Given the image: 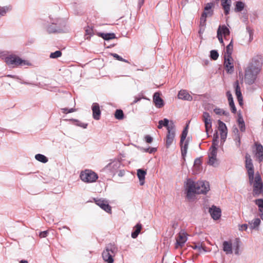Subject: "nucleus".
I'll list each match as a JSON object with an SVG mask.
<instances>
[{"instance_id": "obj_1", "label": "nucleus", "mask_w": 263, "mask_h": 263, "mask_svg": "<svg viewBox=\"0 0 263 263\" xmlns=\"http://www.w3.org/2000/svg\"><path fill=\"white\" fill-rule=\"evenodd\" d=\"M184 187L186 191V197L189 200L194 199L195 194H205L210 190L208 182H195L191 179H187Z\"/></svg>"}, {"instance_id": "obj_2", "label": "nucleus", "mask_w": 263, "mask_h": 263, "mask_svg": "<svg viewBox=\"0 0 263 263\" xmlns=\"http://www.w3.org/2000/svg\"><path fill=\"white\" fill-rule=\"evenodd\" d=\"M248 177L249 183L252 186L253 195H260L263 188L261 175L258 171L254 172V166L251 160H248Z\"/></svg>"}, {"instance_id": "obj_3", "label": "nucleus", "mask_w": 263, "mask_h": 263, "mask_svg": "<svg viewBox=\"0 0 263 263\" xmlns=\"http://www.w3.org/2000/svg\"><path fill=\"white\" fill-rule=\"evenodd\" d=\"M262 66V59L260 56L253 58L248 68V84H253L256 79Z\"/></svg>"}, {"instance_id": "obj_4", "label": "nucleus", "mask_w": 263, "mask_h": 263, "mask_svg": "<svg viewBox=\"0 0 263 263\" xmlns=\"http://www.w3.org/2000/svg\"><path fill=\"white\" fill-rule=\"evenodd\" d=\"M118 248L115 245L109 244L102 253L104 260L107 263H113V256L117 253Z\"/></svg>"}, {"instance_id": "obj_5", "label": "nucleus", "mask_w": 263, "mask_h": 263, "mask_svg": "<svg viewBox=\"0 0 263 263\" xmlns=\"http://www.w3.org/2000/svg\"><path fill=\"white\" fill-rule=\"evenodd\" d=\"M5 62L8 65H13L15 67L29 65L30 64L27 61L22 60L19 57L14 54L6 57Z\"/></svg>"}, {"instance_id": "obj_6", "label": "nucleus", "mask_w": 263, "mask_h": 263, "mask_svg": "<svg viewBox=\"0 0 263 263\" xmlns=\"http://www.w3.org/2000/svg\"><path fill=\"white\" fill-rule=\"evenodd\" d=\"M80 177L82 181L86 183L95 182L98 178V175L90 170H85L82 171Z\"/></svg>"}, {"instance_id": "obj_7", "label": "nucleus", "mask_w": 263, "mask_h": 263, "mask_svg": "<svg viewBox=\"0 0 263 263\" xmlns=\"http://www.w3.org/2000/svg\"><path fill=\"white\" fill-rule=\"evenodd\" d=\"M187 234L184 231H181L176 237V243L175 244V248L178 249L182 248L185 242L187 241Z\"/></svg>"}, {"instance_id": "obj_8", "label": "nucleus", "mask_w": 263, "mask_h": 263, "mask_svg": "<svg viewBox=\"0 0 263 263\" xmlns=\"http://www.w3.org/2000/svg\"><path fill=\"white\" fill-rule=\"evenodd\" d=\"M202 120L204 123L205 131L208 135L209 133L212 131V120L210 114L207 112H204Z\"/></svg>"}, {"instance_id": "obj_9", "label": "nucleus", "mask_w": 263, "mask_h": 263, "mask_svg": "<svg viewBox=\"0 0 263 263\" xmlns=\"http://www.w3.org/2000/svg\"><path fill=\"white\" fill-rule=\"evenodd\" d=\"M96 204L99 206L102 209L108 213H111V207L109 205L108 201L104 199H95Z\"/></svg>"}, {"instance_id": "obj_10", "label": "nucleus", "mask_w": 263, "mask_h": 263, "mask_svg": "<svg viewBox=\"0 0 263 263\" xmlns=\"http://www.w3.org/2000/svg\"><path fill=\"white\" fill-rule=\"evenodd\" d=\"M224 66L227 72L232 73L234 71L233 60L231 57L224 55Z\"/></svg>"}, {"instance_id": "obj_11", "label": "nucleus", "mask_w": 263, "mask_h": 263, "mask_svg": "<svg viewBox=\"0 0 263 263\" xmlns=\"http://www.w3.org/2000/svg\"><path fill=\"white\" fill-rule=\"evenodd\" d=\"M253 148L258 160L261 161L263 160V146L262 145L258 142H255Z\"/></svg>"}, {"instance_id": "obj_12", "label": "nucleus", "mask_w": 263, "mask_h": 263, "mask_svg": "<svg viewBox=\"0 0 263 263\" xmlns=\"http://www.w3.org/2000/svg\"><path fill=\"white\" fill-rule=\"evenodd\" d=\"M217 134L214 135V138L212 142V145L209 149V156H217V146L218 144Z\"/></svg>"}, {"instance_id": "obj_13", "label": "nucleus", "mask_w": 263, "mask_h": 263, "mask_svg": "<svg viewBox=\"0 0 263 263\" xmlns=\"http://www.w3.org/2000/svg\"><path fill=\"white\" fill-rule=\"evenodd\" d=\"M218 129L220 132L221 140L224 141L227 136L228 129L226 124L220 120H218Z\"/></svg>"}, {"instance_id": "obj_14", "label": "nucleus", "mask_w": 263, "mask_h": 263, "mask_svg": "<svg viewBox=\"0 0 263 263\" xmlns=\"http://www.w3.org/2000/svg\"><path fill=\"white\" fill-rule=\"evenodd\" d=\"M175 132L173 130L172 128L170 127H167V134L166 138L165 145L167 148H168L172 144L175 138Z\"/></svg>"}, {"instance_id": "obj_15", "label": "nucleus", "mask_w": 263, "mask_h": 263, "mask_svg": "<svg viewBox=\"0 0 263 263\" xmlns=\"http://www.w3.org/2000/svg\"><path fill=\"white\" fill-rule=\"evenodd\" d=\"M209 213L214 220H217L221 216V211L220 208H217L215 205H213L211 208H210Z\"/></svg>"}, {"instance_id": "obj_16", "label": "nucleus", "mask_w": 263, "mask_h": 263, "mask_svg": "<svg viewBox=\"0 0 263 263\" xmlns=\"http://www.w3.org/2000/svg\"><path fill=\"white\" fill-rule=\"evenodd\" d=\"M153 102L157 108H160L164 106V101L160 97V93L157 92L154 94Z\"/></svg>"}, {"instance_id": "obj_17", "label": "nucleus", "mask_w": 263, "mask_h": 263, "mask_svg": "<svg viewBox=\"0 0 263 263\" xmlns=\"http://www.w3.org/2000/svg\"><path fill=\"white\" fill-rule=\"evenodd\" d=\"M92 116L95 120H99L101 116L100 106L97 103H93L92 105Z\"/></svg>"}, {"instance_id": "obj_18", "label": "nucleus", "mask_w": 263, "mask_h": 263, "mask_svg": "<svg viewBox=\"0 0 263 263\" xmlns=\"http://www.w3.org/2000/svg\"><path fill=\"white\" fill-rule=\"evenodd\" d=\"M260 222L261 221L259 218H255L249 222L250 229L251 233H253L254 231H258Z\"/></svg>"}, {"instance_id": "obj_19", "label": "nucleus", "mask_w": 263, "mask_h": 263, "mask_svg": "<svg viewBox=\"0 0 263 263\" xmlns=\"http://www.w3.org/2000/svg\"><path fill=\"white\" fill-rule=\"evenodd\" d=\"M217 30H220V34L224 36L225 40H229L230 37V30L225 25L219 26Z\"/></svg>"}, {"instance_id": "obj_20", "label": "nucleus", "mask_w": 263, "mask_h": 263, "mask_svg": "<svg viewBox=\"0 0 263 263\" xmlns=\"http://www.w3.org/2000/svg\"><path fill=\"white\" fill-rule=\"evenodd\" d=\"M227 96L229 101V105L231 108V110L233 113H236V108L235 106L232 95L230 91L227 92Z\"/></svg>"}, {"instance_id": "obj_21", "label": "nucleus", "mask_w": 263, "mask_h": 263, "mask_svg": "<svg viewBox=\"0 0 263 263\" xmlns=\"http://www.w3.org/2000/svg\"><path fill=\"white\" fill-rule=\"evenodd\" d=\"M234 87L235 88V94L237 96L238 101L240 105H241L242 102V97L240 91V88L239 86L238 81H236L234 83Z\"/></svg>"}, {"instance_id": "obj_22", "label": "nucleus", "mask_w": 263, "mask_h": 263, "mask_svg": "<svg viewBox=\"0 0 263 263\" xmlns=\"http://www.w3.org/2000/svg\"><path fill=\"white\" fill-rule=\"evenodd\" d=\"M212 3H208L204 7V11L201 15L205 17L211 16L213 15V11L211 9L213 6Z\"/></svg>"}, {"instance_id": "obj_23", "label": "nucleus", "mask_w": 263, "mask_h": 263, "mask_svg": "<svg viewBox=\"0 0 263 263\" xmlns=\"http://www.w3.org/2000/svg\"><path fill=\"white\" fill-rule=\"evenodd\" d=\"M179 99L191 101L193 99L192 97L185 90H180L178 95Z\"/></svg>"}, {"instance_id": "obj_24", "label": "nucleus", "mask_w": 263, "mask_h": 263, "mask_svg": "<svg viewBox=\"0 0 263 263\" xmlns=\"http://www.w3.org/2000/svg\"><path fill=\"white\" fill-rule=\"evenodd\" d=\"M221 2L224 14L228 15L229 13L230 9L231 0H221Z\"/></svg>"}, {"instance_id": "obj_25", "label": "nucleus", "mask_w": 263, "mask_h": 263, "mask_svg": "<svg viewBox=\"0 0 263 263\" xmlns=\"http://www.w3.org/2000/svg\"><path fill=\"white\" fill-rule=\"evenodd\" d=\"M146 174V172L142 169H138L137 170V176L139 178L140 184L143 185L144 184L145 177Z\"/></svg>"}, {"instance_id": "obj_26", "label": "nucleus", "mask_w": 263, "mask_h": 263, "mask_svg": "<svg viewBox=\"0 0 263 263\" xmlns=\"http://www.w3.org/2000/svg\"><path fill=\"white\" fill-rule=\"evenodd\" d=\"M223 250L227 254L232 253V246L231 241H225L223 242Z\"/></svg>"}, {"instance_id": "obj_27", "label": "nucleus", "mask_w": 263, "mask_h": 263, "mask_svg": "<svg viewBox=\"0 0 263 263\" xmlns=\"http://www.w3.org/2000/svg\"><path fill=\"white\" fill-rule=\"evenodd\" d=\"M142 228V226L140 223H137L134 227V231L132 233V237L133 238H136L137 237L138 235L140 233Z\"/></svg>"}, {"instance_id": "obj_28", "label": "nucleus", "mask_w": 263, "mask_h": 263, "mask_svg": "<svg viewBox=\"0 0 263 263\" xmlns=\"http://www.w3.org/2000/svg\"><path fill=\"white\" fill-rule=\"evenodd\" d=\"M237 122L240 130L242 132H245L246 129L245 122L242 117L240 114H239L238 116Z\"/></svg>"}, {"instance_id": "obj_29", "label": "nucleus", "mask_w": 263, "mask_h": 263, "mask_svg": "<svg viewBox=\"0 0 263 263\" xmlns=\"http://www.w3.org/2000/svg\"><path fill=\"white\" fill-rule=\"evenodd\" d=\"M85 39L89 40L91 36L93 34L92 28L88 26L85 28Z\"/></svg>"}, {"instance_id": "obj_30", "label": "nucleus", "mask_w": 263, "mask_h": 263, "mask_svg": "<svg viewBox=\"0 0 263 263\" xmlns=\"http://www.w3.org/2000/svg\"><path fill=\"white\" fill-rule=\"evenodd\" d=\"M233 44H232V39L231 40L230 43L229 44V45H227L226 47V52L224 53V55H226V57H231V54L233 51Z\"/></svg>"}, {"instance_id": "obj_31", "label": "nucleus", "mask_w": 263, "mask_h": 263, "mask_svg": "<svg viewBox=\"0 0 263 263\" xmlns=\"http://www.w3.org/2000/svg\"><path fill=\"white\" fill-rule=\"evenodd\" d=\"M100 36L102 37L105 40H109L111 39H114L116 37L115 34L113 33H100Z\"/></svg>"}, {"instance_id": "obj_32", "label": "nucleus", "mask_w": 263, "mask_h": 263, "mask_svg": "<svg viewBox=\"0 0 263 263\" xmlns=\"http://www.w3.org/2000/svg\"><path fill=\"white\" fill-rule=\"evenodd\" d=\"M35 159L41 162L46 163L48 161L47 158L43 155L37 154L35 156Z\"/></svg>"}, {"instance_id": "obj_33", "label": "nucleus", "mask_w": 263, "mask_h": 263, "mask_svg": "<svg viewBox=\"0 0 263 263\" xmlns=\"http://www.w3.org/2000/svg\"><path fill=\"white\" fill-rule=\"evenodd\" d=\"M115 117L118 120H122L124 118L123 111L121 109H117L115 114Z\"/></svg>"}, {"instance_id": "obj_34", "label": "nucleus", "mask_w": 263, "mask_h": 263, "mask_svg": "<svg viewBox=\"0 0 263 263\" xmlns=\"http://www.w3.org/2000/svg\"><path fill=\"white\" fill-rule=\"evenodd\" d=\"M187 128H188V126L187 125L185 127V128L183 129V130L181 134V139H180V143H181V145L184 143V141L186 138L187 133H188Z\"/></svg>"}, {"instance_id": "obj_35", "label": "nucleus", "mask_w": 263, "mask_h": 263, "mask_svg": "<svg viewBox=\"0 0 263 263\" xmlns=\"http://www.w3.org/2000/svg\"><path fill=\"white\" fill-rule=\"evenodd\" d=\"M181 154L183 156L186 154L187 147H188V141H185V143L182 145L180 144Z\"/></svg>"}, {"instance_id": "obj_36", "label": "nucleus", "mask_w": 263, "mask_h": 263, "mask_svg": "<svg viewBox=\"0 0 263 263\" xmlns=\"http://www.w3.org/2000/svg\"><path fill=\"white\" fill-rule=\"evenodd\" d=\"M168 122L169 121L167 119H164L163 120H160L158 123L159 124L158 126V128L159 129H161L163 126L167 127V128L168 127Z\"/></svg>"}, {"instance_id": "obj_37", "label": "nucleus", "mask_w": 263, "mask_h": 263, "mask_svg": "<svg viewBox=\"0 0 263 263\" xmlns=\"http://www.w3.org/2000/svg\"><path fill=\"white\" fill-rule=\"evenodd\" d=\"M245 5L241 2H237L236 4L235 11L237 12L241 11L244 8Z\"/></svg>"}, {"instance_id": "obj_38", "label": "nucleus", "mask_w": 263, "mask_h": 263, "mask_svg": "<svg viewBox=\"0 0 263 263\" xmlns=\"http://www.w3.org/2000/svg\"><path fill=\"white\" fill-rule=\"evenodd\" d=\"M219 57V54L216 50H213L210 52V57L213 60H216Z\"/></svg>"}, {"instance_id": "obj_39", "label": "nucleus", "mask_w": 263, "mask_h": 263, "mask_svg": "<svg viewBox=\"0 0 263 263\" xmlns=\"http://www.w3.org/2000/svg\"><path fill=\"white\" fill-rule=\"evenodd\" d=\"M62 55V52L60 50L55 51L54 52L51 53L50 58L52 59L58 58Z\"/></svg>"}, {"instance_id": "obj_40", "label": "nucleus", "mask_w": 263, "mask_h": 263, "mask_svg": "<svg viewBox=\"0 0 263 263\" xmlns=\"http://www.w3.org/2000/svg\"><path fill=\"white\" fill-rule=\"evenodd\" d=\"M209 164L211 165H214L217 161L216 156H209Z\"/></svg>"}, {"instance_id": "obj_41", "label": "nucleus", "mask_w": 263, "mask_h": 263, "mask_svg": "<svg viewBox=\"0 0 263 263\" xmlns=\"http://www.w3.org/2000/svg\"><path fill=\"white\" fill-rule=\"evenodd\" d=\"M10 9L8 7L0 6V15H4Z\"/></svg>"}, {"instance_id": "obj_42", "label": "nucleus", "mask_w": 263, "mask_h": 263, "mask_svg": "<svg viewBox=\"0 0 263 263\" xmlns=\"http://www.w3.org/2000/svg\"><path fill=\"white\" fill-rule=\"evenodd\" d=\"M201 164V161L200 159H196L194 161V167L196 169H200V165Z\"/></svg>"}, {"instance_id": "obj_43", "label": "nucleus", "mask_w": 263, "mask_h": 263, "mask_svg": "<svg viewBox=\"0 0 263 263\" xmlns=\"http://www.w3.org/2000/svg\"><path fill=\"white\" fill-rule=\"evenodd\" d=\"M206 18V17L201 15V17L200 18V26L201 27H204L205 26Z\"/></svg>"}, {"instance_id": "obj_44", "label": "nucleus", "mask_w": 263, "mask_h": 263, "mask_svg": "<svg viewBox=\"0 0 263 263\" xmlns=\"http://www.w3.org/2000/svg\"><path fill=\"white\" fill-rule=\"evenodd\" d=\"M111 55H112L116 59L119 61L126 62V61H125L124 59H123L122 57H121L117 53H111Z\"/></svg>"}, {"instance_id": "obj_45", "label": "nucleus", "mask_w": 263, "mask_h": 263, "mask_svg": "<svg viewBox=\"0 0 263 263\" xmlns=\"http://www.w3.org/2000/svg\"><path fill=\"white\" fill-rule=\"evenodd\" d=\"M217 36L218 39V40L219 41V42L222 44L223 45H224V44H223V39H222V36L221 35V34H220V30H217Z\"/></svg>"}, {"instance_id": "obj_46", "label": "nucleus", "mask_w": 263, "mask_h": 263, "mask_svg": "<svg viewBox=\"0 0 263 263\" xmlns=\"http://www.w3.org/2000/svg\"><path fill=\"white\" fill-rule=\"evenodd\" d=\"M256 203L258 207L263 208V199H257L256 200Z\"/></svg>"}, {"instance_id": "obj_47", "label": "nucleus", "mask_w": 263, "mask_h": 263, "mask_svg": "<svg viewBox=\"0 0 263 263\" xmlns=\"http://www.w3.org/2000/svg\"><path fill=\"white\" fill-rule=\"evenodd\" d=\"M48 232L47 231H45L43 232H41L39 234V237L40 238H44L47 236Z\"/></svg>"}, {"instance_id": "obj_48", "label": "nucleus", "mask_w": 263, "mask_h": 263, "mask_svg": "<svg viewBox=\"0 0 263 263\" xmlns=\"http://www.w3.org/2000/svg\"><path fill=\"white\" fill-rule=\"evenodd\" d=\"M62 110L64 114H67L69 112H72L74 111V109L73 108H71L69 110L67 108H63L62 109Z\"/></svg>"}, {"instance_id": "obj_49", "label": "nucleus", "mask_w": 263, "mask_h": 263, "mask_svg": "<svg viewBox=\"0 0 263 263\" xmlns=\"http://www.w3.org/2000/svg\"><path fill=\"white\" fill-rule=\"evenodd\" d=\"M145 141L148 143H151L153 141V138L149 135H146L145 137Z\"/></svg>"}, {"instance_id": "obj_50", "label": "nucleus", "mask_w": 263, "mask_h": 263, "mask_svg": "<svg viewBox=\"0 0 263 263\" xmlns=\"http://www.w3.org/2000/svg\"><path fill=\"white\" fill-rule=\"evenodd\" d=\"M235 140L236 141V144L237 146H239L240 144V138L239 135H236L235 136Z\"/></svg>"}, {"instance_id": "obj_51", "label": "nucleus", "mask_w": 263, "mask_h": 263, "mask_svg": "<svg viewBox=\"0 0 263 263\" xmlns=\"http://www.w3.org/2000/svg\"><path fill=\"white\" fill-rule=\"evenodd\" d=\"M239 230L240 231H246L247 230V224H243L239 226Z\"/></svg>"}, {"instance_id": "obj_52", "label": "nucleus", "mask_w": 263, "mask_h": 263, "mask_svg": "<svg viewBox=\"0 0 263 263\" xmlns=\"http://www.w3.org/2000/svg\"><path fill=\"white\" fill-rule=\"evenodd\" d=\"M47 31L49 33H54L57 32V30L55 29H52L51 27H49L47 28Z\"/></svg>"}, {"instance_id": "obj_53", "label": "nucleus", "mask_w": 263, "mask_h": 263, "mask_svg": "<svg viewBox=\"0 0 263 263\" xmlns=\"http://www.w3.org/2000/svg\"><path fill=\"white\" fill-rule=\"evenodd\" d=\"M214 111L217 115H221L222 113V110L220 108H215Z\"/></svg>"}, {"instance_id": "obj_54", "label": "nucleus", "mask_w": 263, "mask_h": 263, "mask_svg": "<svg viewBox=\"0 0 263 263\" xmlns=\"http://www.w3.org/2000/svg\"><path fill=\"white\" fill-rule=\"evenodd\" d=\"M140 99H141L140 98H135V100L133 101V102L132 104H135V103H137L138 101L140 100Z\"/></svg>"}, {"instance_id": "obj_55", "label": "nucleus", "mask_w": 263, "mask_h": 263, "mask_svg": "<svg viewBox=\"0 0 263 263\" xmlns=\"http://www.w3.org/2000/svg\"><path fill=\"white\" fill-rule=\"evenodd\" d=\"M146 151V152H149V153H153V152H155V151H156V149H155V148H152V149L150 150V151H148V149H147Z\"/></svg>"}, {"instance_id": "obj_56", "label": "nucleus", "mask_w": 263, "mask_h": 263, "mask_svg": "<svg viewBox=\"0 0 263 263\" xmlns=\"http://www.w3.org/2000/svg\"><path fill=\"white\" fill-rule=\"evenodd\" d=\"M260 217L261 219L263 220V210H260Z\"/></svg>"}, {"instance_id": "obj_57", "label": "nucleus", "mask_w": 263, "mask_h": 263, "mask_svg": "<svg viewBox=\"0 0 263 263\" xmlns=\"http://www.w3.org/2000/svg\"><path fill=\"white\" fill-rule=\"evenodd\" d=\"M20 263H28L27 260H21Z\"/></svg>"}, {"instance_id": "obj_58", "label": "nucleus", "mask_w": 263, "mask_h": 263, "mask_svg": "<svg viewBox=\"0 0 263 263\" xmlns=\"http://www.w3.org/2000/svg\"><path fill=\"white\" fill-rule=\"evenodd\" d=\"M7 77H9V78H15V77H16L15 76H12V75H8Z\"/></svg>"}, {"instance_id": "obj_59", "label": "nucleus", "mask_w": 263, "mask_h": 263, "mask_svg": "<svg viewBox=\"0 0 263 263\" xmlns=\"http://www.w3.org/2000/svg\"><path fill=\"white\" fill-rule=\"evenodd\" d=\"M245 166L247 167V156H245Z\"/></svg>"}, {"instance_id": "obj_60", "label": "nucleus", "mask_w": 263, "mask_h": 263, "mask_svg": "<svg viewBox=\"0 0 263 263\" xmlns=\"http://www.w3.org/2000/svg\"><path fill=\"white\" fill-rule=\"evenodd\" d=\"M63 228V229H68V230H69V229L67 227H64Z\"/></svg>"}, {"instance_id": "obj_61", "label": "nucleus", "mask_w": 263, "mask_h": 263, "mask_svg": "<svg viewBox=\"0 0 263 263\" xmlns=\"http://www.w3.org/2000/svg\"><path fill=\"white\" fill-rule=\"evenodd\" d=\"M144 0H141V5L143 3Z\"/></svg>"}]
</instances>
